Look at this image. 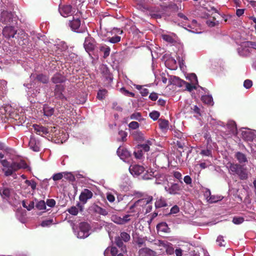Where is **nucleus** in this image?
Instances as JSON below:
<instances>
[{
    "instance_id": "33",
    "label": "nucleus",
    "mask_w": 256,
    "mask_h": 256,
    "mask_svg": "<svg viewBox=\"0 0 256 256\" xmlns=\"http://www.w3.org/2000/svg\"><path fill=\"white\" fill-rule=\"evenodd\" d=\"M112 222L118 224H124L127 223V220H124L122 219V217H120L116 215H113L112 216Z\"/></svg>"
},
{
    "instance_id": "43",
    "label": "nucleus",
    "mask_w": 256,
    "mask_h": 256,
    "mask_svg": "<svg viewBox=\"0 0 256 256\" xmlns=\"http://www.w3.org/2000/svg\"><path fill=\"white\" fill-rule=\"evenodd\" d=\"M120 238L124 242H127L130 240V236L127 232H122L120 234Z\"/></svg>"
},
{
    "instance_id": "40",
    "label": "nucleus",
    "mask_w": 256,
    "mask_h": 256,
    "mask_svg": "<svg viewBox=\"0 0 256 256\" xmlns=\"http://www.w3.org/2000/svg\"><path fill=\"white\" fill-rule=\"evenodd\" d=\"M127 132L122 130H120L118 132V140H121L122 142H125L126 140V136H127Z\"/></svg>"
},
{
    "instance_id": "32",
    "label": "nucleus",
    "mask_w": 256,
    "mask_h": 256,
    "mask_svg": "<svg viewBox=\"0 0 256 256\" xmlns=\"http://www.w3.org/2000/svg\"><path fill=\"white\" fill-rule=\"evenodd\" d=\"M36 80L39 82L46 84L48 82V76L40 74L36 76Z\"/></svg>"
},
{
    "instance_id": "53",
    "label": "nucleus",
    "mask_w": 256,
    "mask_h": 256,
    "mask_svg": "<svg viewBox=\"0 0 256 256\" xmlns=\"http://www.w3.org/2000/svg\"><path fill=\"white\" fill-rule=\"evenodd\" d=\"M120 36H114L113 37L108 38V42L112 44H116L120 42Z\"/></svg>"
},
{
    "instance_id": "48",
    "label": "nucleus",
    "mask_w": 256,
    "mask_h": 256,
    "mask_svg": "<svg viewBox=\"0 0 256 256\" xmlns=\"http://www.w3.org/2000/svg\"><path fill=\"white\" fill-rule=\"evenodd\" d=\"M128 126L132 130H136L140 127V124L137 122L132 121L129 124H128Z\"/></svg>"
},
{
    "instance_id": "26",
    "label": "nucleus",
    "mask_w": 256,
    "mask_h": 256,
    "mask_svg": "<svg viewBox=\"0 0 256 256\" xmlns=\"http://www.w3.org/2000/svg\"><path fill=\"white\" fill-rule=\"evenodd\" d=\"M158 126L161 130L164 131L168 130V121L166 119H158Z\"/></svg>"
},
{
    "instance_id": "4",
    "label": "nucleus",
    "mask_w": 256,
    "mask_h": 256,
    "mask_svg": "<svg viewBox=\"0 0 256 256\" xmlns=\"http://www.w3.org/2000/svg\"><path fill=\"white\" fill-rule=\"evenodd\" d=\"M154 244L158 246H163L166 248V252L167 254L172 255L174 254V248L173 244L170 242L163 240H158L155 242Z\"/></svg>"
},
{
    "instance_id": "20",
    "label": "nucleus",
    "mask_w": 256,
    "mask_h": 256,
    "mask_svg": "<svg viewBox=\"0 0 256 256\" xmlns=\"http://www.w3.org/2000/svg\"><path fill=\"white\" fill-rule=\"evenodd\" d=\"M70 26L72 30L76 31L80 26V20L78 18L73 17L72 20L70 22Z\"/></svg>"
},
{
    "instance_id": "16",
    "label": "nucleus",
    "mask_w": 256,
    "mask_h": 256,
    "mask_svg": "<svg viewBox=\"0 0 256 256\" xmlns=\"http://www.w3.org/2000/svg\"><path fill=\"white\" fill-rule=\"evenodd\" d=\"M116 152L120 158L122 160L126 159L130 156V152L121 146L118 148Z\"/></svg>"
},
{
    "instance_id": "41",
    "label": "nucleus",
    "mask_w": 256,
    "mask_h": 256,
    "mask_svg": "<svg viewBox=\"0 0 256 256\" xmlns=\"http://www.w3.org/2000/svg\"><path fill=\"white\" fill-rule=\"evenodd\" d=\"M100 51L104 52V58H106L110 55V48L108 46H102L100 48Z\"/></svg>"
},
{
    "instance_id": "62",
    "label": "nucleus",
    "mask_w": 256,
    "mask_h": 256,
    "mask_svg": "<svg viewBox=\"0 0 256 256\" xmlns=\"http://www.w3.org/2000/svg\"><path fill=\"white\" fill-rule=\"evenodd\" d=\"M184 181L187 184H190L192 182V178L188 175L184 176Z\"/></svg>"
},
{
    "instance_id": "23",
    "label": "nucleus",
    "mask_w": 256,
    "mask_h": 256,
    "mask_svg": "<svg viewBox=\"0 0 256 256\" xmlns=\"http://www.w3.org/2000/svg\"><path fill=\"white\" fill-rule=\"evenodd\" d=\"M250 46H244L243 47H241L238 48V54L240 56H248L250 54L252 48H248Z\"/></svg>"
},
{
    "instance_id": "19",
    "label": "nucleus",
    "mask_w": 256,
    "mask_h": 256,
    "mask_svg": "<svg viewBox=\"0 0 256 256\" xmlns=\"http://www.w3.org/2000/svg\"><path fill=\"white\" fill-rule=\"evenodd\" d=\"M139 254L142 256H156V253L155 251L150 250L148 248H140Z\"/></svg>"
},
{
    "instance_id": "3",
    "label": "nucleus",
    "mask_w": 256,
    "mask_h": 256,
    "mask_svg": "<svg viewBox=\"0 0 256 256\" xmlns=\"http://www.w3.org/2000/svg\"><path fill=\"white\" fill-rule=\"evenodd\" d=\"M152 196H146L143 198H140L130 207V212H134V208L137 210V211L140 212L141 208H144L148 205L152 201Z\"/></svg>"
},
{
    "instance_id": "6",
    "label": "nucleus",
    "mask_w": 256,
    "mask_h": 256,
    "mask_svg": "<svg viewBox=\"0 0 256 256\" xmlns=\"http://www.w3.org/2000/svg\"><path fill=\"white\" fill-rule=\"evenodd\" d=\"M65 88L64 85L62 84H58L56 85L54 90V96L56 97V98L59 99L60 100H66V96L62 94Z\"/></svg>"
},
{
    "instance_id": "56",
    "label": "nucleus",
    "mask_w": 256,
    "mask_h": 256,
    "mask_svg": "<svg viewBox=\"0 0 256 256\" xmlns=\"http://www.w3.org/2000/svg\"><path fill=\"white\" fill-rule=\"evenodd\" d=\"M63 178V174L62 173H56L55 174L52 176V180H54V181H57L61 179H62Z\"/></svg>"
},
{
    "instance_id": "2",
    "label": "nucleus",
    "mask_w": 256,
    "mask_h": 256,
    "mask_svg": "<svg viewBox=\"0 0 256 256\" xmlns=\"http://www.w3.org/2000/svg\"><path fill=\"white\" fill-rule=\"evenodd\" d=\"M228 172L233 175L236 174L240 180H246L248 178L246 170L244 166L238 164L228 163Z\"/></svg>"
},
{
    "instance_id": "36",
    "label": "nucleus",
    "mask_w": 256,
    "mask_h": 256,
    "mask_svg": "<svg viewBox=\"0 0 256 256\" xmlns=\"http://www.w3.org/2000/svg\"><path fill=\"white\" fill-rule=\"evenodd\" d=\"M202 102H204L205 104L209 106L213 105L212 98V96H211L205 95L202 96Z\"/></svg>"
},
{
    "instance_id": "52",
    "label": "nucleus",
    "mask_w": 256,
    "mask_h": 256,
    "mask_svg": "<svg viewBox=\"0 0 256 256\" xmlns=\"http://www.w3.org/2000/svg\"><path fill=\"white\" fill-rule=\"evenodd\" d=\"M244 222V218L243 217H234L232 219V222L236 224H242Z\"/></svg>"
},
{
    "instance_id": "9",
    "label": "nucleus",
    "mask_w": 256,
    "mask_h": 256,
    "mask_svg": "<svg viewBox=\"0 0 256 256\" xmlns=\"http://www.w3.org/2000/svg\"><path fill=\"white\" fill-rule=\"evenodd\" d=\"M93 196V193L88 190V189L85 188L81 192L80 196H79V200L86 204L88 200L91 198Z\"/></svg>"
},
{
    "instance_id": "7",
    "label": "nucleus",
    "mask_w": 256,
    "mask_h": 256,
    "mask_svg": "<svg viewBox=\"0 0 256 256\" xmlns=\"http://www.w3.org/2000/svg\"><path fill=\"white\" fill-rule=\"evenodd\" d=\"M2 34L6 38H14L16 34V30L12 26H6L3 29Z\"/></svg>"
},
{
    "instance_id": "5",
    "label": "nucleus",
    "mask_w": 256,
    "mask_h": 256,
    "mask_svg": "<svg viewBox=\"0 0 256 256\" xmlns=\"http://www.w3.org/2000/svg\"><path fill=\"white\" fill-rule=\"evenodd\" d=\"M84 46L86 52H92L96 46V41L94 38L88 36L86 38L85 42H84Z\"/></svg>"
},
{
    "instance_id": "38",
    "label": "nucleus",
    "mask_w": 256,
    "mask_h": 256,
    "mask_svg": "<svg viewBox=\"0 0 256 256\" xmlns=\"http://www.w3.org/2000/svg\"><path fill=\"white\" fill-rule=\"evenodd\" d=\"M212 18V20H206V24L210 27L214 26L220 24V22L216 20V16H213Z\"/></svg>"
},
{
    "instance_id": "50",
    "label": "nucleus",
    "mask_w": 256,
    "mask_h": 256,
    "mask_svg": "<svg viewBox=\"0 0 256 256\" xmlns=\"http://www.w3.org/2000/svg\"><path fill=\"white\" fill-rule=\"evenodd\" d=\"M217 244L220 246H224L226 244L225 240L222 236H218L216 240Z\"/></svg>"
},
{
    "instance_id": "58",
    "label": "nucleus",
    "mask_w": 256,
    "mask_h": 256,
    "mask_svg": "<svg viewBox=\"0 0 256 256\" xmlns=\"http://www.w3.org/2000/svg\"><path fill=\"white\" fill-rule=\"evenodd\" d=\"M45 203L49 207H54L56 204L55 200L52 198L48 199L46 200V202Z\"/></svg>"
},
{
    "instance_id": "22",
    "label": "nucleus",
    "mask_w": 256,
    "mask_h": 256,
    "mask_svg": "<svg viewBox=\"0 0 256 256\" xmlns=\"http://www.w3.org/2000/svg\"><path fill=\"white\" fill-rule=\"evenodd\" d=\"M167 203L165 198L162 197L158 198L155 202V207L156 208H160L163 207H166Z\"/></svg>"
},
{
    "instance_id": "14",
    "label": "nucleus",
    "mask_w": 256,
    "mask_h": 256,
    "mask_svg": "<svg viewBox=\"0 0 256 256\" xmlns=\"http://www.w3.org/2000/svg\"><path fill=\"white\" fill-rule=\"evenodd\" d=\"M28 146L34 152L40 151V142L34 138L31 137L30 138Z\"/></svg>"
},
{
    "instance_id": "60",
    "label": "nucleus",
    "mask_w": 256,
    "mask_h": 256,
    "mask_svg": "<svg viewBox=\"0 0 256 256\" xmlns=\"http://www.w3.org/2000/svg\"><path fill=\"white\" fill-rule=\"evenodd\" d=\"M134 154L136 158L140 160L142 156V150H138L137 152H134Z\"/></svg>"
},
{
    "instance_id": "31",
    "label": "nucleus",
    "mask_w": 256,
    "mask_h": 256,
    "mask_svg": "<svg viewBox=\"0 0 256 256\" xmlns=\"http://www.w3.org/2000/svg\"><path fill=\"white\" fill-rule=\"evenodd\" d=\"M11 189L9 188H4L0 191V194L4 198H9L10 196Z\"/></svg>"
},
{
    "instance_id": "29",
    "label": "nucleus",
    "mask_w": 256,
    "mask_h": 256,
    "mask_svg": "<svg viewBox=\"0 0 256 256\" xmlns=\"http://www.w3.org/2000/svg\"><path fill=\"white\" fill-rule=\"evenodd\" d=\"M200 155H202V156H206L208 157H212V146L210 147L207 146L206 148L202 149L201 152H200Z\"/></svg>"
},
{
    "instance_id": "55",
    "label": "nucleus",
    "mask_w": 256,
    "mask_h": 256,
    "mask_svg": "<svg viewBox=\"0 0 256 256\" xmlns=\"http://www.w3.org/2000/svg\"><path fill=\"white\" fill-rule=\"evenodd\" d=\"M68 60H70L72 62H76L78 60V56L74 53H71L68 56Z\"/></svg>"
},
{
    "instance_id": "18",
    "label": "nucleus",
    "mask_w": 256,
    "mask_h": 256,
    "mask_svg": "<svg viewBox=\"0 0 256 256\" xmlns=\"http://www.w3.org/2000/svg\"><path fill=\"white\" fill-rule=\"evenodd\" d=\"M90 208L91 210L96 214L104 216L108 214V212L106 210L100 207L97 204H92V206H91Z\"/></svg>"
},
{
    "instance_id": "34",
    "label": "nucleus",
    "mask_w": 256,
    "mask_h": 256,
    "mask_svg": "<svg viewBox=\"0 0 256 256\" xmlns=\"http://www.w3.org/2000/svg\"><path fill=\"white\" fill-rule=\"evenodd\" d=\"M157 229L158 231H160L161 232H168V228L166 222H161L159 223L157 225Z\"/></svg>"
},
{
    "instance_id": "46",
    "label": "nucleus",
    "mask_w": 256,
    "mask_h": 256,
    "mask_svg": "<svg viewBox=\"0 0 256 256\" xmlns=\"http://www.w3.org/2000/svg\"><path fill=\"white\" fill-rule=\"evenodd\" d=\"M160 116V113L158 111H153L150 113V116L152 120H156Z\"/></svg>"
},
{
    "instance_id": "63",
    "label": "nucleus",
    "mask_w": 256,
    "mask_h": 256,
    "mask_svg": "<svg viewBox=\"0 0 256 256\" xmlns=\"http://www.w3.org/2000/svg\"><path fill=\"white\" fill-rule=\"evenodd\" d=\"M179 212V208L176 205L172 206L170 209V214H177Z\"/></svg>"
},
{
    "instance_id": "45",
    "label": "nucleus",
    "mask_w": 256,
    "mask_h": 256,
    "mask_svg": "<svg viewBox=\"0 0 256 256\" xmlns=\"http://www.w3.org/2000/svg\"><path fill=\"white\" fill-rule=\"evenodd\" d=\"M36 208L39 210H42L46 209V203L44 200H41L36 203Z\"/></svg>"
},
{
    "instance_id": "21",
    "label": "nucleus",
    "mask_w": 256,
    "mask_h": 256,
    "mask_svg": "<svg viewBox=\"0 0 256 256\" xmlns=\"http://www.w3.org/2000/svg\"><path fill=\"white\" fill-rule=\"evenodd\" d=\"M52 82L55 84H62L65 82V78L60 74H56L52 78Z\"/></svg>"
},
{
    "instance_id": "13",
    "label": "nucleus",
    "mask_w": 256,
    "mask_h": 256,
    "mask_svg": "<svg viewBox=\"0 0 256 256\" xmlns=\"http://www.w3.org/2000/svg\"><path fill=\"white\" fill-rule=\"evenodd\" d=\"M34 132L42 136L48 134V130L46 127L38 124H34L33 126Z\"/></svg>"
},
{
    "instance_id": "24",
    "label": "nucleus",
    "mask_w": 256,
    "mask_h": 256,
    "mask_svg": "<svg viewBox=\"0 0 256 256\" xmlns=\"http://www.w3.org/2000/svg\"><path fill=\"white\" fill-rule=\"evenodd\" d=\"M242 135L243 138L246 141L253 140L254 136V132L249 130L242 131Z\"/></svg>"
},
{
    "instance_id": "15",
    "label": "nucleus",
    "mask_w": 256,
    "mask_h": 256,
    "mask_svg": "<svg viewBox=\"0 0 256 256\" xmlns=\"http://www.w3.org/2000/svg\"><path fill=\"white\" fill-rule=\"evenodd\" d=\"M166 190L169 194H178L179 192L182 190L181 188L178 184H172L168 189L166 188Z\"/></svg>"
},
{
    "instance_id": "12",
    "label": "nucleus",
    "mask_w": 256,
    "mask_h": 256,
    "mask_svg": "<svg viewBox=\"0 0 256 256\" xmlns=\"http://www.w3.org/2000/svg\"><path fill=\"white\" fill-rule=\"evenodd\" d=\"M13 20V14L8 11H2L1 13V18L0 20L5 24L12 21Z\"/></svg>"
},
{
    "instance_id": "25",
    "label": "nucleus",
    "mask_w": 256,
    "mask_h": 256,
    "mask_svg": "<svg viewBox=\"0 0 256 256\" xmlns=\"http://www.w3.org/2000/svg\"><path fill=\"white\" fill-rule=\"evenodd\" d=\"M42 110H44V115L47 117L52 116L54 112V109L49 106L48 105H44V108H42Z\"/></svg>"
},
{
    "instance_id": "51",
    "label": "nucleus",
    "mask_w": 256,
    "mask_h": 256,
    "mask_svg": "<svg viewBox=\"0 0 256 256\" xmlns=\"http://www.w3.org/2000/svg\"><path fill=\"white\" fill-rule=\"evenodd\" d=\"M68 212L70 214L73 216H77L78 214V208L76 206H72L68 210Z\"/></svg>"
},
{
    "instance_id": "35",
    "label": "nucleus",
    "mask_w": 256,
    "mask_h": 256,
    "mask_svg": "<svg viewBox=\"0 0 256 256\" xmlns=\"http://www.w3.org/2000/svg\"><path fill=\"white\" fill-rule=\"evenodd\" d=\"M168 8L172 12H176L178 11L179 10H181V4L179 3L178 5H177L174 3L170 2L168 4Z\"/></svg>"
},
{
    "instance_id": "54",
    "label": "nucleus",
    "mask_w": 256,
    "mask_h": 256,
    "mask_svg": "<svg viewBox=\"0 0 256 256\" xmlns=\"http://www.w3.org/2000/svg\"><path fill=\"white\" fill-rule=\"evenodd\" d=\"M130 119L136 120L140 121L141 120V114L140 112H134L130 116Z\"/></svg>"
},
{
    "instance_id": "1",
    "label": "nucleus",
    "mask_w": 256,
    "mask_h": 256,
    "mask_svg": "<svg viewBox=\"0 0 256 256\" xmlns=\"http://www.w3.org/2000/svg\"><path fill=\"white\" fill-rule=\"evenodd\" d=\"M4 158V154L2 153H0V162L3 167L5 168L2 169V171L4 172V175L6 176H12L18 170L26 168L27 167L26 163L24 160H21L20 162H13L10 163L6 159L1 160V159Z\"/></svg>"
},
{
    "instance_id": "37",
    "label": "nucleus",
    "mask_w": 256,
    "mask_h": 256,
    "mask_svg": "<svg viewBox=\"0 0 256 256\" xmlns=\"http://www.w3.org/2000/svg\"><path fill=\"white\" fill-rule=\"evenodd\" d=\"M107 90L106 89H102L99 90L98 92H97L96 98L100 100H102L104 98V97L106 96L107 94Z\"/></svg>"
},
{
    "instance_id": "44",
    "label": "nucleus",
    "mask_w": 256,
    "mask_h": 256,
    "mask_svg": "<svg viewBox=\"0 0 256 256\" xmlns=\"http://www.w3.org/2000/svg\"><path fill=\"white\" fill-rule=\"evenodd\" d=\"M162 38L164 40L170 44H173L174 42V40L171 36L168 34H162Z\"/></svg>"
},
{
    "instance_id": "47",
    "label": "nucleus",
    "mask_w": 256,
    "mask_h": 256,
    "mask_svg": "<svg viewBox=\"0 0 256 256\" xmlns=\"http://www.w3.org/2000/svg\"><path fill=\"white\" fill-rule=\"evenodd\" d=\"M182 82L186 84V88L187 90H188L189 92H190V91L192 90H193L196 88V86H195L193 84H192L188 82H186L184 80H182Z\"/></svg>"
},
{
    "instance_id": "27",
    "label": "nucleus",
    "mask_w": 256,
    "mask_h": 256,
    "mask_svg": "<svg viewBox=\"0 0 256 256\" xmlns=\"http://www.w3.org/2000/svg\"><path fill=\"white\" fill-rule=\"evenodd\" d=\"M235 158L238 160L239 164H240L246 163L247 162L246 154L242 152H238L236 153Z\"/></svg>"
},
{
    "instance_id": "30",
    "label": "nucleus",
    "mask_w": 256,
    "mask_h": 256,
    "mask_svg": "<svg viewBox=\"0 0 256 256\" xmlns=\"http://www.w3.org/2000/svg\"><path fill=\"white\" fill-rule=\"evenodd\" d=\"M115 244L117 246L121 248L122 252H126V248L123 244L122 239L120 237L115 238Z\"/></svg>"
},
{
    "instance_id": "8",
    "label": "nucleus",
    "mask_w": 256,
    "mask_h": 256,
    "mask_svg": "<svg viewBox=\"0 0 256 256\" xmlns=\"http://www.w3.org/2000/svg\"><path fill=\"white\" fill-rule=\"evenodd\" d=\"M59 12L63 17L66 18L72 12V7L71 5H60Z\"/></svg>"
},
{
    "instance_id": "64",
    "label": "nucleus",
    "mask_w": 256,
    "mask_h": 256,
    "mask_svg": "<svg viewBox=\"0 0 256 256\" xmlns=\"http://www.w3.org/2000/svg\"><path fill=\"white\" fill-rule=\"evenodd\" d=\"M174 252H175L176 256H182V250L180 248H176L174 250Z\"/></svg>"
},
{
    "instance_id": "10",
    "label": "nucleus",
    "mask_w": 256,
    "mask_h": 256,
    "mask_svg": "<svg viewBox=\"0 0 256 256\" xmlns=\"http://www.w3.org/2000/svg\"><path fill=\"white\" fill-rule=\"evenodd\" d=\"M79 230H80V232H79L78 235L80 238L87 236L90 230V226L86 222H80L79 224Z\"/></svg>"
},
{
    "instance_id": "28",
    "label": "nucleus",
    "mask_w": 256,
    "mask_h": 256,
    "mask_svg": "<svg viewBox=\"0 0 256 256\" xmlns=\"http://www.w3.org/2000/svg\"><path fill=\"white\" fill-rule=\"evenodd\" d=\"M156 171H154L152 170H148L147 172L142 176V178L144 180H150L154 178H155L156 174H155Z\"/></svg>"
},
{
    "instance_id": "17",
    "label": "nucleus",
    "mask_w": 256,
    "mask_h": 256,
    "mask_svg": "<svg viewBox=\"0 0 256 256\" xmlns=\"http://www.w3.org/2000/svg\"><path fill=\"white\" fill-rule=\"evenodd\" d=\"M100 70L102 74H103L104 78L106 79L107 80H110V82L112 80V76L108 68L106 65H102L100 67Z\"/></svg>"
},
{
    "instance_id": "11",
    "label": "nucleus",
    "mask_w": 256,
    "mask_h": 256,
    "mask_svg": "<svg viewBox=\"0 0 256 256\" xmlns=\"http://www.w3.org/2000/svg\"><path fill=\"white\" fill-rule=\"evenodd\" d=\"M144 168L140 165H131L130 166L129 170L130 173L133 176H139L144 172Z\"/></svg>"
},
{
    "instance_id": "49",
    "label": "nucleus",
    "mask_w": 256,
    "mask_h": 256,
    "mask_svg": "<svg viewBox=\"0 0 256 256\" xmlns=\"http://www.w3.org/2000/svg\"><path fill=\"white\" fill-rule=\"evenodd\" d=\"M53 224V219H48L42 221L41 226L42 227H46L50 226Z\"/></svg>"
},
{
    "instance_id": "42",
    "label": "nucleus",
    "mask_w": 256,
    "mask_h": 256,
    "mask_svg": "<svg viewBox=\"0 0 256 256\" xmlns=\"http://www.w3.org/2000/svg\"><path fill=\"white\" fill-rule=\"evenodd\" d=\"M24 182H26V184L28 185V186H30L33 190H34L36 188L37 184L34 180H26Z\"/></svg>"
},
{
    "instance_id": "57",
    "label": "nucleus",
    "mask_w": 256,
    "mask_h": 256,
    "mask_svg": "<svg viewBox=\"0 0 256 256\" xmlns=\"http://www.w3.org/2000/svg\"><path fill=\"white\" fill-rule=\"evenodd\" d=\"M174 178L179 180L180 182L182 184V174L178 171H176L174 172Z\"/></svg>"
},
{
    "instance_id": "59",
    "label": "nucleus",
    "mask_w": 256,
    "mask_h": 256,
    "mask_svg": "<svg viewBox=\"0 0 256 256\" xmlns=\"http://www.w3.org/2000/svg\"><path fill=\"white\" fill-rule=\"evenodd\" d=\"M252 86V82L251 80H246L244 82V86L246 88H250Z\"/></svg>"
},
{
    "instance_id": "61",
    "label": "nucleus",
    "mask_w": 256,
    "mask_h": 256,
    "mask_svg": "<svg viewBox=\"0 0 256 256\" xmlns=\"http://www.w3.org/2000/svg\"><path fill=\"white\" fill-rule=\"evenodd\" d=\"M139 146L142 148V150L145 152H148L149 150L150 149V147L149 146L148 144H142L139 145Z\"/></svg>"
},
{
    "instance_id": "39",
    "label": "nucleus",
    "mask_w": 256,
    "mask_h": 256,
    "mask_svg": "<svg viewBox=\"0 0 256 256\" xmlns=\"http://www.w3.org/2000/svg\"><path fill=\"white\" fill-rule=\"evenodd\" d=\"M208 201L210 203H215L221 200V198L220 196H215L214 195H212L209 196V198H207Z\"/></svg>"
}]
</instances>
